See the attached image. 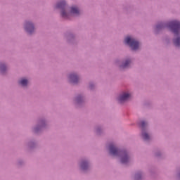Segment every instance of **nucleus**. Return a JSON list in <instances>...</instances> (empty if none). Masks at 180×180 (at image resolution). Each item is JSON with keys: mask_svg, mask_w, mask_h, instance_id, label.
<instances>
[{"mask_svg": "<svg viewBox=\"0 0 180 180\" xmlns=\"http://www.w3.org/2000/svg\"><path fill=\"white\" fill-rule=\"evenodd\" d=\"M110 153L112 155H121V162L122 164H127L129 162V155L126 152H122L118 150L117 148L115 147V145H110Z\"/></svg>", "mask_w": 180, "mask_h": 180, "instance_id": "1", "label": "nucleus"}, {"mask_svg": "<svg viewBox=\"0 0 180 180\" xmlns=\"http://www.w3.org/2000/svg\"><path fill=\"white\" fill-rule=\"evenodd\" d=\"M124 41L126 44H129L132 50H138L139 47L140 46V44L139 43V41L130 37H127V38H125Z\"/></svg>", "mask_w": 180, "mask_h": 180, "instance_id": "2", "label": "nucleus"}, {"mask_svg": "<svg viewBox=\"0 0 180 180\" xmlns=\"http://www.w3.org/2000/svg\"><path fill=\"white\" fill-rule=\"evenodd\" d=\"M168 27L170 28L174 34H179L180 32V22L174 20L169 22Z\"/></svg>", "mask_w": 180, "mask_h": 180, "instance_id": "3", "label": "nucleus"}, {"mask_svg": "<svg viewBox=\"0 0 180 180\" xmlns=\"http://www.w3.org/2000/svg\"><path fill=\"white\" fill-rule=\"evenodd\" d=\"M25 30L27 32V33H30V34H32L34 30V27L33 26V24L30 22H27L25 23Z\"/></svg>", "mask_w": 180, "mask_h": 180, "instance_id": "4", "label": "nucleus"}, {"mask_svg": "<svg viewBox=\"0 0 180 180\" xmlns=\"http://www.w3.org/2000/svg\"><path fill=\"white\" fill-rule=\"evenodd\" d=\"M130 98V94L129 93H124L121 96H120L118 98V101L120 103H122V102H124L125 101H127Z\"/></svg>", "mask_w": 180, "mask_h": 180, "instance_id": "5", "label": "nucleus"}, {"mask_svg": "<svg viewBox=\"0 0 180 180\" xmlns=\"http://www.w3.org/2000/svg\"><path fill=\"white\" fill-rule=\"evenodd\" d=\"M69 79L70 82H72V84H77V82H78V76L75 74L70 75L69 76Z\"/></svg>", "mask_w": 180, "mask_h": 180, "instance_id": "6", "label": "nucleus"}, {"mask_svg": "<svg viewBox=\"0 0 180 180\" xmlns=\"http://www.w3.org/2000/svg\"><path fill=\"white\" fill-rule=\"evenodd\" d=\"M70 13L72 15H79V10L76 6H73L71 8Z\"/></svg>", "mask_w": 180, "mask_h": 180, "instance_id": "7", "label": "nucleus"}, {"mask_svg": "<svg viewBox=\"0 0 180 180\" xmlns=\"http://www.w3.org/2000/svg\"><path fill=\"white\" fill-rule=\"evenodd\" d=\"M64 6H65V1L64 0L58 2L56 5V8L59 9H64Z\"/></svg>", "mask_w": 180, "mask_h": 180, "instance_id": "8", "label": "nucleus"}, {"mask_svg": "<svg viewBox=\"0 0 180 180\" xmlns=\"http://www.w3.org/2000/svg\"><path fill=\"white\" fill-rule=\"evenodd\" d=\"M20 85H22V86H26L27 85V79H21V80L19 81Z\"/></svg>", "mask_w": 180, "mask_h": 180, "instance_id": "9", "label": "nucleus"}, {"mask_svg": "<svg viewBox=\"0 0 180 180\" xmlns=\"http://www.w3.org/2000/svg\"><path fill=\"white\" fill-rule=\"evenodd\" d=\"M174 45L176 47H179V46H180V37H177L176 39H175L174 40Z\"/></svg>", "mask_w": 180, "mask_h": 180, "instance_id": "10", "label": "nucleus"}, {"mask_svg": "<svg viewBox=\"0 0 180 180\" xmlns=\"http://www.w3.org/2000/svg\"><path fill=\"white\" fill-rule=\"evenodd\" d=\"M142 137L143 139V140H149L150 139V136L148 135V134L143 132L142 134Z\"/></svg>", "mask_w": 180, "mask_h": 180, "instance_id": "11", "label": "nucleus"}, {"mask_svg": "<svg viewBox=\"0 0 180 180\" xmlns=\"http://www.w3.org/2000/svg\"><path fill=\"white\" fill-rule=\"evenodd\" d=\"M129 64H130V60H126L125 63L121 65V68H127V67H129Z\"/></svg>", "mask_w": 180, "mask_h": 180, "instance_id": "12", "label": "nucleus"}, {"mask_svg": "<svg viewBox=\"0 0 180 180\" xmlns=\"http://www.w3.org/2000/svg\"><path fill=\"white\" fill-rule=\"evenodd\" d=\"M81 167H82V169H85L86 168H88V162H82Z\"/></svg>", "mask_w": 180, "mask_h": 180, "instance_id": "13", "label": "nucleus"}, {"mask_svg": "<svg viewBox=\"0 0 180 180\" xmlns=\"http://www.w3.org/2000/svg\"><path fill=\"white\" fill-rule=\"evenodd\" d=\"M140 126L142 129H144V127H146V126H147V123H146V122H144V121H141Z\"/></svg>", "mask_w": 180, "mask_h": 180, "instance_id": "14", "label": "nucleus"}, {"mask_svg": "<svg viewBox=\"0 0 180 180\" xmlns=\"http://www.w3.org/2000/svg\"><path fill=\"white\" fill-rule=\"evenodd\" d=\"M61 15L63 18H68V14L64 11H62Z\"/></svg>", "mask_w": 180, "mask_h": 180, "instance_id": "15", "label": "nucleus"}, {"mask_svg": "<svg viewBox=\"0 0 180 180\" xmlns=\"http://www.w3.org/2000/svg\"><path fill=\"white\" fill-rule=\"evenodd\" d=\"M0 70L1 71H4V70H5V65H0Z\"/></svg>", "mask_w": 180, "mask_h": 180, "instance_id": "16", "label": "nucleus"}, {"mask_svg": "<svg viewBox=\"0 0 180 180\" xmlns=\"http://www.w3.org/2000/svg\"><path fill=\"white\" fill-rule=\"evenodd\" d=\"M138 178H139V175L136 174V179H137Z\"/></svg>", "mask_w": 180, "mask_h": 180, "instance_id": "17", "label": "nucleus"}, {"mask_svg": "<svg viewBox=\"0 0 180 180\" xmlns=\"http://www.w3.org/2000/svg\"><path fill=\"white\" fill-rule=\"evenodd\" d=\"M157 28H158V29H159V28H160V27H158H158H157Z\"/></svg>", "mask_w": 180, "mask_h": 180, "instance_id": "18", "label": "nucleus"}]
</instances>
